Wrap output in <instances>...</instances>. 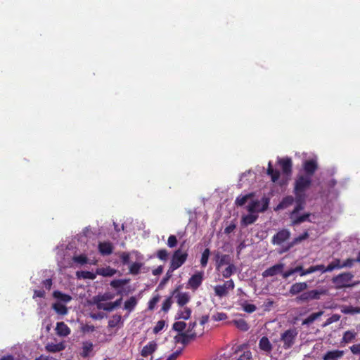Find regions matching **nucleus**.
<instances>
[{"mask_svg":"<svg viewBox=\"0 0 360 360\" xmlns=\"http://www.w3.org/2000/svg\"><path fill=\"white\" fill-rule=\"evenodd\" d=\"M258 216L254 215L252 214H249L247 215H245L241 219V224L244 226H247L248 225H250L256 221L257 219Z\"/></svg>","mask_w":360,"mask_h":360,"instance_id":"7c9ffc66","label":"nucleus"},{"mask_svg":"<svg viewBox=\"0 0 360 360\" xmlns=\"http://www.w3.org/2000/svg\"><path fill=\"white\" fill-rule=\"evenodd\" d=\"M308 288L307 283L306 282H299L292 284L289 290V293L291 295H298L300 292H303Z\"/></svg>","mask_w":360,"mask_h":360,"instance_id":"dca6fc26","label":"nucleus"},{"mask_svg":"<svg viewBox=\"0 0 360 360\" xmlns=\"http://www.w3.org/2000/svg\"><path fill=\"white\" fill-rule=\"evenodd\" d=\"M269 199L266 197L262 198L260 200H252L247 207L249 212H263L269 207Z\"/></svg>","mask_w":360,"mask_h":360,"instance_id":"20e7f679","label":"nucleus"},{"mask_svg":"<svg viewBox=\"0 0 360 360\" xmlns=\"http://www.w3.org/2000/svg\"><path fill=\"white\" fill-rule=\"evenodd\" d=\"M129 282V279H114L110 281V285L115 289H118L125 285Z\"/></svg>","mask_w":360,"mask_h":360,"instance_id":"58836bf2","label":"nucleus"},{"mask_svg":"<svg viewBox=\"0 0 360 360\" xmlns=\"http://www.w3.org/2000/svg\"><path fill=\"white\" fill-rule=\"evenodd\" d=\"M354 275L350 272L341 273L332 278V283L336 289L352 287L355 283H352Z\"/></svg>","mask_w":360,"mask_h":360,"instance_id":"7ed1b4c3","label":"nucleus"},{"mask_svg":"<svg viewBox=\"0 0 360 360\" xmlns=\"http://www.w3.org/2000/svg\"><path fill=\"white\" fill-rule=\"evenodd\" d=\"M65 303L54 302L52 304V309L56 312L57 314L65 316L68 313V309L65 306Z\"/></svg>","mask_w":360,"mask_h":360,"instance_id":"393cba45","label":"nucleus"},{"mask_svg":"<svg viewBox=\"0 0 360 360\" xmlns=\"http://www.w3.org/2000/svg\"><path fill=\"white\" fill-rule=\"evenodd\" d=\"M307 196L302 195H295V203L296 205L294 209L290 212L289 216L290 217H294L295 215H297L300 211L302 210L304 208V204L306 202Z\"/></svg>","mask_w":360,"mask_h":360,"instance_id":"ddd939ff","label":"nucleus"},{"mask_svg":"<svg viewBox=\"0 0 360 360\" xmlns=\"http://www.w3.org/2000/svg\"><path fill=\"white\" fill-rule=\"evenodd\" d=\"M55 330L56 333L60 337H67L71 333L70 328L64 322H58Z\"/></svg>","mask_w":360,"mask_h":360,"instance_id":"a211bd4d","label":"nucleus"},{"mask_svg":"<svg viewBox=\"0 0 360 360\" xmlns=\"http://www.w3.org/2000/svg\"><path fill=\"white\" fill-rule=\"evenodd\" d=\"M172 304V297H167L162 303V310L165 312H167L171 308Z\"/></svg>","mask_w":360,"mask_h":360,"instance_id":"603ef678","label":"nucleus"},{"mask_svg":"<svg viewBox=\"0 0 360 360\" xmlns=\"http://www.w3.org/2000/svg\"><path fill=\"white\" fill-rule=\"evenodd\" d=\"M297 332L295 328H290L281 334V340L283 342L285 349L290 348L295 343Z\"/></svg>","mask_w":360,"mask_h":360,"instance_id":"0eeeda50","label":"nucleus"},{"mask_svg":"<svg viewBox=\"0 0 360 360\" xmlns=\"http://www.w3.org/2000/svg\"><path fill=\"white\" fill-rule=\"evenodd\" d=\"M188 257V254L186 252H182L181 250H176L172 257L169 269L171 271H174L177 269L180 266H181L186 261Z\"/></svg>","mask_w":360,"mask_h":360,"instance_id":"423d86ee","label":"nucleus"},{"mask_svg":"<svg viewBox=\"0 0 360 360\" xmlns=\"http://www.w3.org/2000/svg\"><path fill=\"white\" fill-rule=\"evenodd\" d=\"M290 237V232L286 229H283L278 231L271 239V243L274 245H281L285 242Z\"/></svg>","mask_w":360,"mask_h":360,"instance_id":"1a4fd4ad","label":"nucleus"},{"mask_svg":"<svg viewBox=\"0 0 360 360\" xmlns=\"http://www.w3.org/2000/svg\"><path fill=\"white\" fill-rule=\"evenodd\" d=\"M254 196L253 193H250L244 195H239L236 198L235 203L237 206H243L246 202Z\"/></svg>","mask_w":360,"mask_h":360,"instance_id":"f704fd0d","label":"nucleus"},{"mask_svg":"<svg viewBox=\"0 0 360 360\" xmlns=\"http://www.w3.org/2000/svg\"><path fill=\"white\" fill-rule=\"evenodd\" d=\"M81 330L84 333H91L95 330V327L93 325L85 324L81 327Z\"/></svg>","mask_w":360,"mask_h":360,"instance_id":"0e129e2a","label":"nucleus"},{"mask_svg":"<svg viewBox=\"0 0 360 360\" xmlns=\"http://www.w3.org/2000/svg\"><path fill=\"white\" fill-rule=\"evenodd\" d=\"M256 309V306L253 304L246 303L243 305V309L247 313H252Z\"/></svg>","mask_w":360,"mask_h":360,"instance_id":"bf43d9fd","label":"nucleus"},{"mask_svg":"<svg viewBox=\"0 0 360 360\" xmlns=\"http://www.w3.org/2000/svg\"><path fill=\"white\" fill-rule=\"evenodd\" d=\"M355 261L356 260L354 259L348 258L345 261L342 262V268L351 267L353 266Z\"/></svg>","mask_w":360,"mask_h":360,"instance_id":"338daca9","label":"nucleus"},{"mask_svg":"<svg viewBox=\"0 0 360 360\" xmlns=\"http://www.w3.org/2000/svg\"><path fill=\"white\" fill-rule=\"evenodd\" d=\"M234 269L235 266L233 264H229V266L222 272L223 276L226 278L230 277L233 274Z\"/></svg>","mask_w":360,"mask_h":360,"instance_id":"3c124183","label":"nucleus"},{"mask_svg":"<svg viewBox=\"0 0 360 360\" xmlns=\"http://www.w3.org/2000/svg\"><path fill=\"white\" fill-rule=\"evenodd\" d=\"M177 238L174 235H171L169 236L167 240V245L169 248H174L177 245Z\"/></svg>","mask_w":360,"mask_h":360,"instance_id":"680f3d73","label":"nucleus"},{"mask_svg":"<svg viewBox=\"0 0 360 360\" xmlns=\"http://www.w3.org/2000/svg\"><path fill=\"white\" fill-rule=\"evenodd\" d=\"M340 316L338 314H333L330 317L327 319L326 322L323 323V326H327L334 322H337L340 320Z\"/></svg>","mask_w":360,"mask_h":360,"instance_id":"864d4df0","label":"nucleus"},{"mask_svg":"<svg viewBox=\"0 0 360 360\" xmlns=\"http://www.w3.org/2000/svg\"><path fill=\"white\" fill-rule=\"evenodd\" d=\"M98 249L101 255H110L112 253L113 245L110 242H100L98 245Z\"/></svg>","mask_w":360,"mask_h":360,"instance_id":"2eb2a0df","label":"nucleus"},{"mask_svg":"<svg viewBox=\"0 0 360 360\" xmlns=\"http://www.w3.org/2000/svg\"><path fill=\"white\" fill-rule=\"evenodd\" d=\"M237 360H252V352L250 350L243 352Z\"/></svg>","mask_w":360,"mask_h":360,"instance_id":"e2e57ef3","label":"nucleus"},{"mask_svg":"<svg viewBox=\"0 0 360 360\" xmlns=\"http://www.w3.org/2000/svg\"><path fill=\"white\" fill-rule=\"evenodd\" d=\"M342 269V261L340 259L335 258L331 262L328 264L327 266V269L328 272L333 271L335 269Z\"/></svg>","mask_w":360,"mask_h":360,"instance_id":"4c0bfd02","label":"nucleus"},{"mask_svg":"<svg viewBox=\"0 0 360 360\" xmlns=\"http://www.w3.org/2000/svg\"><path fill=\"white\" fill-rule=\"evenodd\" d=\"M168 252L167 250L165 249H161V250H159L158 252H157V257L160 259V260H162V261H165L168 258Z\"/></svg>","mask_w":360,"mask_h":360,"instance_id":"4d7b16f0","label":"nucleus"},{"mask_svg":"<svg viewBox=\"0 0 360 360\" xmlns=\"http://www.w3.org/2000/svg\"><path fill=\"white\" fill-rule=\"evenodd\" d=\"M53 297L56 300V302L65 303V304L70 302L72 300V297L71 295L66 294V293H63L59 290L53 291Z\"/></svg>","mask_w":360,"mask_h":360,"instance_id":"aec40b11","label":"nucleus"},{"mask_svg":"<svg viewBox=\"0 0 360 360\" xmlns=\"http://www.w3.org/2000/svg\"><path fill=\"white\" fill-rule=\"evenodd\" d=\"M196 325L195 321L191 323L186 332L180 333L179 336H176V341L183 345H187L191 340H194L197 336V334L193 331Z\"/></svg>","mask_w":360,"mask_h":360,"instance_id":"39448f33","label":"nucleus"},{"mask_svg":"<svg viewBox=\"0 0 360 360\" xmlns=\"http://www.w3.org/2000/svg\"><path fill=\"white\" fill-rule=\"evenodd\" d=\"M310 215H311V214L307 212V213H304L300 216H298L297 214V215H295L294 217H290L291 219L290 225L295 226V225H298L302 222H304L306 221H311L309 220Z\"/></svg>","mask_w":360,"mask_h":360,"instance_id":"b1692460","label":"nucleus"},{"mask_svg":"<svg viewBox=\"0 0 360 360\" xmlns=\"http://www.w3.org/2000/svg\"><path fill=\"white\" fill-rule=\"evenodd\" d=\"M357 335V332L354 330H347L343 333L342 338L340 340L341 345H345L347 344L353 342Z\"/></svg>","mask_w":360,"mask_h":360,"instance_id":"6ab92c4d","label":"nucleus"},{"mask_svg":"<svg viewBox=\"0 0 360 360\" xmlns=\"http://www.w3.org/2000/svg\"><path fill=\"white\" fill-rule=\"evenodd\" d=\"M65 348V344L61 342L57 344H48L46 345V351L51 352H57L63 350Z\"/></svg>","mask_w":360,"mask_h":360,"instance_id":"2f4dec72","label":"nucleus"},{"mask_svg":"<svg viewBox=\"0 0 360 360\" xmlns=\"http://www.w3.org/2000/svg\"><path fill=\"white\" fill-rule=\"evenodd\" d=\"M323 313H324L323 311H319L318 312L311 314L307 318H306L305 319H304L302 321V324L307 325V326L310 325L314 321H315L316 319L320 318L323 314Z\"/></svg>","mask_w":360,"mask_h":360,"instance_id":"cd10ccee","label":"nucleus"},{"mask_svg":"<svg viewBox=\"0 0 360 360\" xmlns=\"http://www.w3.org/2000/svg\"><path fill=\"white\" fill-rule=\"evenodd\" d=\"M176 297L177 298L176 302L180 307L184 306L190 300V297L186 292H179Z\"/></svg>","mask_w":360,"mask_h":360,"instance_id":"473e14b6","label":"nucleus"},{"mask_svg":"<svg viewBox=\"0 0 360 360\" xmlns=\"http://www.w3.org/2000/svg\"><path fill=\"white\" fill-rule=\"evenodd\" d=\"M72 260L75 263H78L81 265L89 263V259L86 255H75L72 257Z\"/></svg>","mask_w":360,"mask_h":360,"instance_id":"a19ab883","label":"nucleus"},{"mask_svg":"<svg viewBox=\"0 0 360 360\" xmlns=\"http://www.w3.org/2000/svg\"><path fill=\"white\" fill-rule=\"evenodd\" d=\"M284 268V264L278 263L276 264L262 272V276L264 278L276 276L278 274L282 273Z\"/></svg>","mask_w":360,"mask_h":360,"instance_id":"f8f14e48","label":"nucleus"},{"mask_svg":"<svg viewBox=\"0 0 360 360\" xmlns=\"http://www.w3.org/2000/svg\"><path fill=\"white\" fill-rule=\"evenodd\" d=\"M312 184V177L299 173L295 180L293 193L295 195L306 196V191Z\"/></svg>","mask_w":360,"mask_h":360,"instance_id":"f257e3e1","label":"nucleus"},{"mask_svg":"<svg viewBox=\"0 0 360 360\" xmlns=\"http://www.w3.org/2000/svg\"><path fill=\"white\" fill-rule=\"evenodd\" d=\"M160 300L159 295L154 296L149 302H148V309L153 310L155 307V305Z\"/></svg>","mask_w":360,"mask_h":360,"instance_id":"6e6d98bb","label":"nucleus"},{"mask_svg":"<svg viewBox=\"0 0 360 360\" xmlns=\"http://www.w3.org/2000/svg\"><path fill=\"white\" fill-rule=\"evenodd\" d=\"M137 304V300L135 297L131 296L129 300L125 301L124 304V309L127 310L129 312H131L134 310L135 307Z\"/></svg>","mask_w":360,"mask_h":360,"instance_id":"c9c22d12","label":"nucleus"},{"mask_svg":"<svg viewBox=\"0 0 360 360\" xmlns=\"http://www.w3.org/2000/svg\"><path fill=\"white\" fill-rule=\"evenodd\" d=\"M186 323L184 321H176L173 324L172 328L178 332L184 333L183 331L186 328Z\"/></svg>","mask_w":360,"mask_h":360,"instance_id":"09e8293b","label":"nucleus"},{"mask_svg":"<svg viewBox=\"0 0 360 360\" xmlns=\"http://www.w3.org/2000/svg\"><path fill=\"white\" fill-rule=\"evenodd\" d=\"M319 168L318 162L315 159L307 160L302 163V169L304 175L312 177Z\"/></svg>","mask_w":360,"mask_h":360,"instance_id":"6e6552de","label":"nucleus"},{"mask_svg":"<svg viewBox=\"0 0 360 360\" xmlns=\"http://www.w3.org/2000/svg\"><path fill=\"white\" fill-rule=\"evenodd\" d=\"M121 320H122L121 315H118V314L114 315V316H112V319L109 320L108 326L110 328H115L119 324V323L121 321Z\"/></svg>","mask_w":360,"mask_h":360,"instance_id":"a18cd8bd","label":"nucleus"},{"mask_svg":"<svg viewBox=\"0 0 360 360\" xmlns=\"http://www.w3.org/2000/svg\"><path fill=\"white\" fill-rule=\"evenodd\" d=\"M76 276L78 278H84V279H90L94 280L96 277V273L94 274L93 272L89 271H77Z\"/></svg>","mask_w":360,"mask_h":360,"instance_id":"e433bc0d","label":"nucleus"},{"mask_svg":"<svg viewBox=\"0 0 360 360\" xmlns=\"http://www.w3.org/2000/svg\"><path fill=\"white\" fill-rule=\"evenodd\" d=\"M120 258L123 265H127L129 263L130 254L127 252H122L120 255Z\"/></svg>","mask_w":360,"mask_h":360,"instance_id":"5fc2aeb1","label":"nucleus"},{"mask_svg":"<svg viewBox=\"0 0 360 360\" xmlns=\"http://www.w3.org/2000/svg\"><path fill=\"white\" fill-rule=\"evenodd\" d=\"M294 202H295V197L294 198L292 195H287L278 203L275 208V210H284L292 205Z\"/></svg>","mask_w":360,"mask_h":360,"instance_id":"412c9836","label":"nucleus"},{"mask_svg":"<svg viewBox=\"0 0 360 360\" xmlns=\"http://www.w3.org/2000/svg\"><path fill=\"white\" fill-rule=\"evenodd\" d=\"M191 314V309L186 307L184 309V310L179 311L178 313V319H183L187 320L190 318Z\"/></svg>","mask_w":360,"mask_h":360,"instance_id":"de8ad7c7","label":"nucleus"},{"mask_svg":"<svg viewBox=\"0 0 360 360\" xmlns=\"http://www.w3.org/2000/svg\"><path fill=\"white\" fill-rule=\"evenodd\" d=\"M115 297V295L111 292H105L102 295H98L96 298V302H100L101 301H107L113 299Z\"/></svg>","mask_w":360,"mask_h":360,"instance_id":"49530a36","label":"nucleus"},{"mask_svg":"<svg viewBox=\"0 0 360 360\" xmlns=\"http://www.w3.org/2000/svg\"><path fill=\"white\" fill-rule=\"evenodd\" d=\"M328 291L326 289H314L303 292L295 299L296 303L307 302L310 300H320L322 295H326Z\"/></svg>","mask_w":360,"mask_h":360,"instance_id":"f03ea898","label":"nucleus"},{"mask_svg":"<svg viewBox=\"0 0 360 360\" xmlns=\"http://www.w3.org/2000/svg\"><path fill=\"white\" fill-rule=\"evenodd\" d=\"M116 270L111 268L110 266H107L105 268H98L96 269V274L101 275L105 277L112 276L116 274Z\"/></svg>","mask_w":360,"mask_h":360,"instance_id":"bb28decb","label":"nucleus"},{"mask_svg":"<svg viewBox=\"0 0 360 360\" xmlns=\"http://www.w3.org/2000/svg\"><path fill=\"white\" fill-rule=\"evenodd\" d=\"M93 349V344L91 342H86L84 343L82 347V356L83 357H86L89 356V352Z\"/></svg>","mask_w":360,"mask_h":360,"instance_id":"c03bdc74","label":"nucleus"},{"mask_svg":"<svg viewBox=\"0 0 360 360\" xmlns=\"http://www.w3.org/2000/svg\"><path fill=\"white\" fill-rule=\"evenodd\" d=\"M203 281V273L198 272L193 275L188 281V288L193 291L196 290L202 284Z\"/></svg>","mask_w":360,"mask_h":360,"instance_id":"9d476101","label":"nucleus"},{"mask_svg":"<svg viewBox=\"0 0 360 360\" xmlns=\"http://www.w3.org/2000/svg\"><path fill=\"white\" fill-rule=\"evenodd\" d=\"M156 349L157 344L154 341H151L143 347L141 352V354L142 356L146 357L148 355L152 354L156 350Z\"/></svg>","mask_w":360,"mask_h":360,"instance_id":"5701e85b","label":"nucleus"},{"mask_svg":"<svg viewBox=\"0 0 360 360\" xmlns=\"http://www.w3.org/2000/svg\"><path fill=\"white\" fill-rule=\"evenodd\" d=\"M267 174L271 176V181L273 182L277 181L280 177V172L273 168L271 162H269L268 165Z\"/></svg>","mask_w":360,"mask_h":360,"instance_id":"c756f323","label":"nucleus"},{"mask_svg":"<svg viewBox=\"0 0 360 360\" xmlns=\"http://www.w3.org/2000/svg\"><path fill=\"white\" fill-rule=\"evenodd\" d=\"M143 266L142 263L134 262L129 266V273L132 275H137L140 273V270Z\"/></svg>","mask_w":360,"mask_h":360,"instance_id":"79ce46f5","label":"nucleus"},{"mask_svg":"<svg viewBox=\"0 0 360 360\" xmlns=\"http://www.w3.org/2000/svg\"><path fill=\"white\" fill-rule=\"evenodd\" d=\"M233 324L236 327L242 330V331H248L250 328V326L247 321L243 319H239L233 321Z\"/></svg>","mask_w":360,"mask_h":360,"instance_id":"72a5a7b5","label":"nucleus"},{"mask_svg":"<svg viewBox=\"0 0 360 360\" xmlns=\"http://www.w3.org/2000/svg\"><path fill=\"white\" fill-rule=\"evenodd\" d=\"M216 261V268L219 269L223 265L230 264V257L228 255H222L217 252L214 255Z\"/></svg>","mask_w":360,"mask_h":360,"instance_id":"f3484780","label":"nucleus"},{"mask_svg":"<svg viewBox=\"0 0 360 360\" xmlns=\"http://www.w3.org/2000/svg\"><path fill=\"white\" fill-rule=\"evenodd\" d=\"M210 255V251L209 248H206L202 253V256H201V259H200V264L202 267H205L207 266Z\"/></svg>","mask_w":360,"mask_h":360,"instance_id":"37998d69","label":"nucleus"},{"mask_svg":"<svg viewBox=\"0 0 360 360\" xmlns=\"http://www.w3.org/2000/svg\"><path fill=\"white\" fill-rule=\"evenodd\" d=\"M309 235L307 231H304L302 234L298 236L293 238V240L288 244V247L284 250V251H288L295 245L301 243L302 240H304L309 238Z\"/></svg>","mask_w":360,"mask_h":360,"instance_id":"a878e982","label":"nucleus"},{"mask_svg":"<svg viewBox=\"0 0 360 360\" xmlns=\"http://www.w3.org/2000/svg\"><path fill=\"white\" fill-rule=\"evenodd\" d=\"M349 349L353 354H360V343L353 345L349 347Z\"/></svg>","mask_w":360,"mask_h":360,"instance_id":"69168bd1","label":"nucleus"},{"mask_svg":"<svg viewBox=\"0 0 360 360\" xmlns=\"http://www.w3.org/2000/svg\"><path fill=\"white\" fill-rule=\"evenodd\" d=\"M215 295L218 297H224L228 295L229 290L224 285H216L214 288Z\"/></svg>","mask_w":360,"mask_h":360,"instance_id":"ea45409f","label":"nucleus"},{"mask_svg":"<svg viewBox=\"0 0 360 360\" xmlns=\"http://www.w3.org/2000/svg\"><path fill=\"white\" fill-rule=\"evenodd\" d=\"M96 305L98 309H103L107 311H111L115 309L112 304V302H108L105 304L97 302Z\"/></svg>","mask_w":360,"mask_h":360,"instance_id":"8fccbe9b","label":"nucleus"},{"mask_svg":"<svg viewBox=\"0 0 360 360\" xmlns=\"http://www.w3.org/2000/svg\"><path fill=\"white\" fill-rule=\"evenodd\" d=\"M340 311L345 314H356L360 313V307H352L350 305H342Z\"/></svg>","mask_w":360,"mask_h":360,"instance_id":"c85d7f7f","label":"nucleus"},{"mask_svg":"<svg viewBox=\"0 0 360 360\" xmlns=\"http://www.w3.org/2000/svg\"><path fill=\"white\" fill-rule=\"evenodd\" d=\"M165 321L164 320L158 321L153 328V333L157 334L160 333L165 327Z\"/></svg>","mask_w":360,"mask_h":360,"instance_id":"13d9d810","label":"nucleus"},{"mask_svg":"<svg viewBox=\"0 0 360 360\" xmlns=\"http://www.w3.org/2000/svg\"><path fill=\"white\" fill-rule=\"evenodd\" d=\"M259 347L261 350L264 351L266 354L271 353L272 350V345L268 338L264 336L259 342Z\"/></svg>","mask_w":360,"mask_h":360,"instance_id":"4be33fe9","label":"nucleus"},{"mask_svg":"<svg viewBox=\"0 0 360 360\" xmlns=\"http://www.w3.org/2000/svg\"><path fill=\"white\" fill-rule=\"evenodd\" d=\"M344 350L334 349L326 352L323 356V360H339L343 357Z\"/></svg>","mask_w":360,"mask_h":360,"instance_id":"4468645a","label":"nucleus"},{"mask_svg":"<svg viewBox=\"0 0 360 360\" xmlns=\"http://www.w3.org/2000/svg\"><path fill=\"white\" fill-rule=\"evenodd\" d=\"M278 164L281 166L284 174L290 175L292 173V162L290 158H279Z\"/></svg>","mask_w":360,"mask_h":360,"instance_id":"9b49d317","label":"nucleus"},{"mask_svg":"<svg viewBox=\"0 0 360 360\" xmlns=\"http://www.w3.org/2000/svg\"><path fill=\"white\" fill-rule=\"evenodd\" d=\"M227 319V315L224 312H218L212 316V319L215 321H224Z\"/></svg>","mask_w":360,"mask_h":360,"instance_id":"052dcab7","label":"nucleus"},{"mask_svg":"<svg viewBox=\"0 0 360 360\" xmlns=\"http://www.w3.org/2000/svg\"><path fill=\"white\" fill-rule=\"evenodd\" d=\"M236 228V224L234 222H231L228 226H226L224 229L225 234H229L233 232Z\"/></svg>","mask_w":360,"mask_h":360,"instance_id":"774afa93","label":"nucleus"}]
</instances>
